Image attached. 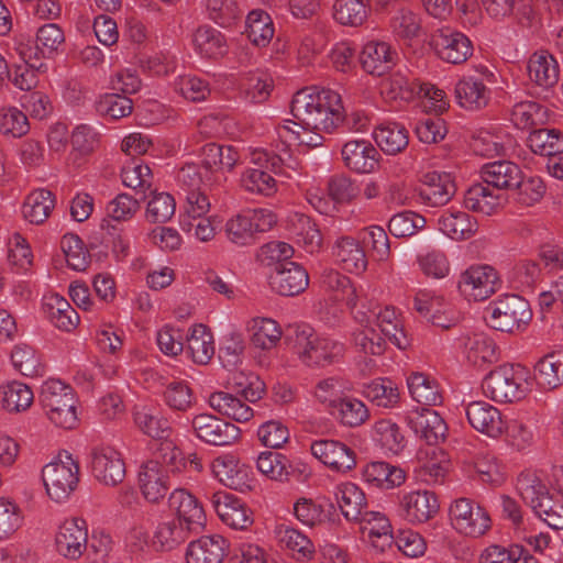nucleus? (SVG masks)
I'll use <instances>...</instances> for the list:
<instances>
[{"mask_svg": "<svg viewBox=\"0 0 563 563\" xmlns=\"http://www.w3.org/2000/svg\"><path fill=\"white\" fill-rule=\"evenodd\" d=\"M290 112L299 120L298 125L327 133L333 132L342 123L349 130L361 131L368 121L360 112L344 115L341 96L329 88L307 87L297 91L290 102Z\"/></svg>", "mask_w": 563, "mask_h": 563, "instance_id": "nucleus-1", "label": "nucleus"}, {"mask_svg": "<svg viewBox=\"0 0 563 563\" xmlns=\"http://www.w3.org/2000/svg\"><path fill=\"white\" fill-rule=\"evenodd\" d=\"M517 488L523 501L550 528L563 529L562 492H550L539 477L530 474L519 477Z\"/></svg>", "mask_w": 563, "mask_h": 563, "instance_id": "nucleus-2", "label": "nucleus"}, {"mask_svg": "<svg viewBox=\"0 0 563 563\" xmlns=\"http://www.w3.org/2000/svg\"><path fill=\"white\" fill-rule=\"evenodd\" d=\"M528 371L520 364H503L492 369L482 382L483 394L500 404L519 401L527 394Z\"/></svg>", "mask_w": 563, "mask_h": 563, "instance_id": "nucleus-3", "label": "nucleus"}, {"mask_svg": "<svg viewBox=\"0 0 563 563\" xmlns=\"http://www.w3.org/2000/svg\"><path fill=\"white\" fill-rule=\"evenodd\" d=\"M40 401L55 426L64 429L75 428L78 421L76 399L69 385L59 379H48L42 386Z\"/></svg>", "mask_w": 563, "mask_h": 563, "instance_id": "nucleus-4", "label": "nucleus"}, {"mask_svg": "<svg viewBox=\"0 0 563 563\" xmlns=\"http://www.w3.org/2000/svg\"><path fill=\"white\" fill-rule=\"evenodd\" d=\"M488 324L498 331L514 333L525 329L532 319L528 300L515 294L504 295L486 308Z\"/></svg>", "mask_w": 563, "mask_h": 563, "instance_id": "nucleus-5", "label": "nucleus"}, {"mask_svg": "<svg viewBox=\"0 0 563 563\" xmlns=\"http://www.w3.org/2000/svg\"><path fill=\"white\" fill-rule=\"evenodd\" d=\"M65 459L66 461H63L59 454L58 461L48 463L42 471L46 493L57 503L65 500L79 482L77 462L67 452H65Z\"/></svg>", "mask_w": 563, "mask_h": 563, "instance_id": "nucleus-6", "label": "nucleus"}, {"mask_svg": "<svg viewBox=\"0 0 563 563\" xmlns=\"http://www.w3.org/2000/svg\"><path fill=\"white\" fill-rule=\"evenodd\" d=\"M453 528L470 537H481L490 528V518L487 511L470 498L455 499L449 509Z\"/></svg>", "mask_w": 563, "mask_h": 563, "instance_id": "nucleus-7", "label": "nucleus"}, {"mask_svg": "<svg viewBox=\"0 0 563 563\" xmlns=\"http://www.w3.org/2000/svg\"><path fill=\"white\" fill-rule=\"evenodd\" d=\"M191 428L195 435L209 445L228 446L241 438L238 426L211 413L196 415L191 420Z\"/></svg>", "mask_w": 563, "mask_h": 563, "instance_id": "nucleus-8", "label": "nucleus"}, {"mask_svg": "<svg viewBox=\"0 0 563 563\" xmlns=\"http://www.w3.org/2000/svg\"><path fill=\"white\" fill-rule=\"evenodd\" d=\"M56 552L68 559L78 560L88 550V527L81 518L66 519L55 534Z\"/></svg>", "mask_w": 563, "mask_h": 563, "instance_id": "nucleus-9", "label": "nucleus"}, {"mask_svg": "<svg viewBox=\"0 0 563 563\" xmlns=\"http://www.w3.org/2000/svg\"><path fill=\"white\" fill-rule=\"evenodd\" d=\"M430 44L442 60L453 65L465 63L473 54L471 40L464 33L450 27L438 30Z\"/></svg>", "mask_w": 563, "mask_h": 563, "instance_id": "nucleus-10", "label": "nucleus"}, {"mask_svg": "<svg viewBox=\"0 0 563 563\" xmlns=\"http://www.w3.org/2000/svg\"><path fill=\"white\" fill-rule=\"evenodd\" d=\"M497 272L488 265L471 266L460 276L457 288L468 300L482 301L496 291Z\"/></svg>", "mask_w": 563, "mask_h": 563, "instance_id": "nucleus-11", "label": "nucleus"}, {"mask_svg": "<svg viewBox=\"0 0 563 563\" xmlns=\"http://www.w3.org/2000/svg\"><path fill=\"white\" fill-rule=\"evenodd\" d=\"M91 473L97 481L108 486H117L125 477V463L112 446L93 448L90 454Z\"/></svg>", "mask_w": 563, "mask_h": 563, "instance_id": "nucleus-12", "label": "nucleus"}, {"mask_svg": "<svg viewBox=\"0 0 563 563\" xmlns=\"http://www.w3.org/2000/svg\"><path fill=\"white\" fill-rule=\"evenodd\" d=\"M212 473L227 487L246 492L252 489L253 471L245 464H240L239 460L232 454L218 456L213 460Z\"/></svg>", "mask_w": 563, "mask_h": 563, "instance_id": "nucleus-13", "label": "nucleus"}, {"mask_svg": "<svg viewBox=\"0 0 563 563\" xmlns=\"http://www.w3.org/2000/svg\"><path fill=\"white\" fill-rule=\"evenodd\" d=\"M168 507L177 516V521L187 530L199 532L206 523V514L199 500L184 488L175 489L168 498Z\"/></svg>", "mask_w": 563, "mask_h": 563, "instance_id": "nucleus-14", "label": "nucleus"}, {"mask_svg": "<svg viewBox=\"0 0 563 563\" xmlns=\"http://www.w3.org/2000/svg\"><path fill=\"white\" fill-rule=\"evenodd\" d=\"M211 501L219 518L233 529L245 530L254 521L252 510L233 494L217 492Z\"/></svg>", "mask_w": 563, "mask_h": 563, "instance_id": "nucleus-15", "label": "nucleus"}, {"mask_svg": "<svg viewBox=\"0 0 563 563\" xmlns=\"http://www.w3.org/2000/svg\"><path fill=\"white\" fill-rule=\"evenodd\" d=\"M268 284L276 294L292 297L306 290L309 285V276L299 264L284 263L276 265L269 275Z\"/></svg>", "mask_w": 563, "mask_h": 563, "instance_id": "nucleus-16", "label": "nucleus"}, {"mask_svg": "<svg viewBox=\"0 0 563 563\" xmlns=\"http://www.w3.org/2000/svg\"><path fill=\"white\" fill-rule=\"evenodd\" d=\"M418 192L423 203L440 207L453 198L456 185L450 173L433 170L423 175Z\"/></svg>", "mask_w": 563, "mask_h": 563, "instance_id": "nucleus-17", "label": "nucleus"}, {"mask_svg": "<svg viewBox=\"0 0 563 563\" xmlns=\"http://www.w3.org/2000/svg\"><path fill=\"white\" fill-rule=\"evenodd\" d=\"M310 449L314 457L333 471L347 472L356 465L354 451L340 441L318 440Z\"/></svg>", "mask_w": 563, "mask_h": 563, "instance_id": "nucleus-18", "label": "nucleus"}, {"mask_svg": "<svg viewBox=\"0 0 563 563\" xmlns=\"http://www.w3.org/2000/svg\"><path fill=\"white\" fill-rule=\"evenodd\" d=\"M344 166L352 172L365 174L374 172L380 154L367 140H351L344 143L341 150Z\"/></svg>", "mask_w": 563, "mask_h": 563, "instance_id": "nucleus-19", "label": "nucleus"}, {"mask_svg": "<svg viewBox=\"0 0 563 563\" xmlns=\"http://www.w3.org/2000/svg\"><path fill=\"white\" fill-rule=\"evenodd\" d=\"M407 421L409 427L429 445L438 444L444 440L448 427L443 418L433 409L422 407L419 411H411Z\"/></svg>", "mask_w": 563, "mask_h": 563, "instance_id": "nucleus-20", "label": "nucleus"}, {"mask_svg": "<svg viewBox=\"0 0 563 563\" xmlns=\"http://www.w3.org/2000/svg\"><path fill=\"white\" fill-rule=\"evenodd\" d=\"M470 424L477 431L497 438L506 430L500 411L486 401H472L466 407Z\"/></svg>", "mask_w": 563, "mask_h": 563, "instance_id": "nucleus-21", "label": "nucleus"}, {"mask_svg": "<svg viewBox=\"0 0 563 563\" xmlns=\"http://www.w3.org/2000/svg\"><path fill=\"white\" fill-rule=\"evenodd\" d=\"M228 540L222 536H202L189 543L186 551V562L222 563L228 555Z\"/></svg>", "mask_w": 563, "mask_h": 563, "instance_id": "nucleus-22", "label": "nucleus"}, {"mask_svg": "<svg viewBox=\"0 0 563 563\" xmlns=\"http://www.w3.org/2000/svg\"><path fill=\"white\" fill-rule=\"evenodd\" d=\"M398 55L386 42L371 41L360 53L363 69L374 76H383L396 65Z\"/></svg>", "mask_w": 563, "mask_h": 563, "instance_id": "nucleus-23", "label": "nucleus"}, {"mask_svg": "<svg viewBox=\"0 0 563 563\" xmlns=\"http://www.w3.org/2000/svg\"><path fill=\"white\" fill-rule=\"evenodd\" d=\"M404 517L409 522H426L439 511V501L434 493L429 490L412 492L401 499Z\"/></svg>", "mask_w": 563, "mask_h": 563, "instance_id": "nucleus-24", "label": "nucleus"}, {"mask_svg": "<svg viewBox=\"0 0 563 563\" xmlns=\"http://www.w3.org/2000/svg\"><path fill=\"white\" fill-rule=\"evenodd\" d=\"M43 311L57 329L70 332L79 324V314L62 296L52 294L44 298Z\"/></svg>", "mask_w": 563, "mask_h": 563, "instance_id": "nucleus-25", "label": "nucleus"}, {"mask_svg": "<svg viewBox=\"0 0 563 563\" xmlns=\"http://www.w3.org/2000/svg\"><path fill=\"white\" fill-rule=\"evenodd\" d=\"M520 167L510 161H496L485 164L481 170L483 183L497 190H512L518 185Z\"/></svg>", "mask_w": 563, "mask_h": 563, "instance_id": "nucleus-26", "label": "nucleus"}, {"mask_svg": "<svg viewBox=\"0 0 563 563\" xmlns=\"http://www.w3.org/2000/svg\"><path fill=\"white\" fill-rule=\"evenodd\" d=\"M335 499L342 515L350 521H361L367 510L365 494L353 483H343L336 487Z\"/></svg>", "mask_w": 563, "mask_h": 563, "instance_id": "nucleus-27", "label": "nucleus"}, {"mask_svg": "<svg viewBox=\"0 0 563 563\" xmlns=\"http://www.w3.org/2000/svg\"><path fill=\"white\" fill-rule=\"evenodd\" d=\"M308 366H328L338 363L344 354V345L329 338H314L309 350L301 351Z\"/></svg>", "mask_w": 563, "mask_h": 563, "instance_id": "nucleus-28", "label": "nucleus"}, {"mask_svg": "<svg viewBox=\"0 0 563 563\" xmlns=\"http://www.w3.org/2000/svg\"><path fill=\"white\" fill-rule=\"evenodd\" d=\"M167 473L159 471L157 462H146L139 473V482L143 496L150 503H158L169 489Z\"/></svg>", "mask_w": 563, "mask_h": 563, "instance_id": "nucleus-29", "label": "nucleus"}, {"mask_svg": "<svg viewBox=\"0 0 563 563\" xmlns=\"http://www.w3.org/2000/svg\"><path fill=\"white\" fill-rule=\"evenodd\" d=\"M534 378L548 389L563 384V350L553 351L541 357L534 365Z\"/></svg>", "mask_w": 563, "mask_h": 563, "instance_id": "nucleus-30", "label": "nucleus"}, {"mask_svg": "<svg viewBox=\"0 0 563 563\" xmlns=\"http://www.w3.org/2000/svg\"><path fill=\"white\" fill-rule=\"evenodd\" d=\"M209 405L220 415L238 422H246L254 415L253 409L233 393H212L209 397Z\"/></svg>", "mask_w": 563, "mask_h": 563, "instance_id": "nucleus-31", "label": "nucleus"}, {"mask_svg": "<svg viewBox=\"0 0 563 563\" xmlns=\"http://www.w3.org/2000/svg\"><path fill=\"white\" fill-rule=\"evenodd\" d=\"M439 229L455 241L466 240L477 231V221L464 211H446L438 220Z\"/></svg>", "mask_w": 563, "mask_h": 563, "instance_id": "nucleus-32", "label": "nucleus"}, {"mask_svg": "<svg viewBox=\"0 0 563 563\" xmlns=\"http://www.w3.org/2000/svg\"><path fill=\"white\" fill-rule=\"evenodd\" d=\"M329 410L341 424L350 428L360 427L369 417L366 406L361 400L352 397L331 400Z\"/></svg>", "mask_w": 563, "mask_h": 563, "instance_id": "nucleus-33", "label": "nucleus"}, {"mask_svg": "<svg viewBox=\"0 0 563 563\" xmlns=\"http://www.w3.org/2000/svg\"><path fill=\"white\" fill-rule=\"evenodd\" d=\"M55 207V196L48 189H36L27 195L22 206L25 220L32 224H42L51 216Z\"/></svg>", "mask_w": 563, "mask_h": 563, "instance_id": "nucleus-34", "label": "nucleus"}, {"mask_svg": "<svg viewBox=\"0 0 563 563\" xmlns=\"http://www.w3.org/2000/svg\"><path fill=\"white\" fill-rule=\"evenodd\" d=\"M238 152L232 146L207 143L201 147L200 165L208 173L227 169L231 172L238 162Z\"/></svg>", "mask_w": 563, "mask_h": 563, "instance_id": "nucleus-35", "label": "nucleus"}, {"mask_svg": "<svg viewBox=\"0 0 563 563\" xmlns=\"http://www.w3.org/2000/svg\"><path fill=\"white\" fill-rule=\"evenodd\" d=\"M373 136L379 148L387 155L401 153L409 143L408 130L396 122L377 126Z\"/></svg>", "mask_w": 563, "mask_h": 563, "instance_id": "nucleus-36", "label": "nucleus"}, {"mask_svg": "<svg viewBox=\"0 0 563 563\" xmlns=\"http://www.w3.org/2000/svg\"><path fill=\"white\" fill-rule=\"evenodd\" d=\"M333 255L340 261L344 268L350 272H363L366 269L367 260L363 244L360 239L343 236L335 242Z\"/></svg>", "mask_w": 563, "mask_h": 563, "instance_id": "nucleus-37", "label": "nucleus"}, {"mask_svg": "<svg viewBox=\"0 0 563 563\" xmlns=\"http://www.w3.org/2000/svg\"><path fill=\"white\" fill-rule=\"evenodd\" d=\"M528 75L532 81L541 87H552L559 80V66L552 55L534 53L527 65Z\"/></svg>", "mask_w": 563, "mask_h": 563, "instance_id": "nucleus-38", "label": "nucleus"}, {"mask_svg": "<svg viewBox=\"0 0 563 563\" xmlns=\"http://www.w3.org/2000/svg\"><path fill=\"white\" fill-rule=\"evenodd\" d=\"M455 97L461 107L468 110H478L488 102L486 86L473 77H464L455 86Z\"/></svg>", "mask_w": 563, "mask_h": 563, "instance_id": "nucleus-39", "label": "nucleus"}, {"mask_svg": "<svg viewBox=\"0 0 563 563\" xmlns=\"http://www.w3.org/2000/svg\"><path fill=\"white\" fill-rule=\"evenodd\" d=\"M527 144L534 154L550 158L563 153V133L556 129H534Z\"/></svg>", "mask_w": 563, "mask_h": 563, "instance_id": "nucleus-40", "label": "nucleus"}, {"mask_svg": "<svg viewBox=\"0 0 563 563\" xmlns=\"http://www.w3.org/2000/svg\"><path fill=\"white\" fill-rule=\"evenodd\" d=\"M411 397L419 404L427 406H439L443 397L434 379L423 373H412L407 379Z\"/></svg>", "mask_w": 563, "mask_h": 563, "instance_id": "nucleus-41", "label": "nucleus"}, {"mask_svg": "<svg viewBox=\"0 0 563 563\" xmlns=\"http://www.w3.org/2000/svg\"><path fill=\"white\" fill-rule=\"evenodd\" d=\"M196 51L203 57L218 58L227 52L224 36L218 30L203 25L199 26L192 36Z\"/></svg>", "mask_w": 563, "mask_h": 563, "instance_id": "nucleus-42", "label": "nucleus"}, {"mask_svg": "<svg viewBox=\"0 0 563 563\" xmlns=\"http://www.w3.org/2000/svg\"><path fill=\"white\" fill-rule=\"evenodd\" d=\"M245 33L256 46H266L274 35V25L271 16L263 10L251 11L245 20Z\"/></svg>", "mask_w": 563, "mask_h": 563, "instance_id": "nucleus-43", "label": "nucleus"}, {"mask_svg": "<svg viewBox=\"0 0 563 563\" xmlns=\"http://www.w3.org/2000/svg\"><path fill=\"white\" fill-rule=\"evenodd\" d=\"M549 118V109L536 101L518 102L514 106L511 111L512 121L521 129L547 124Z\"/></svg>", "mask_w": 563, "mask_h": 563, "instance_id": "nucleus-44", "label": "nucleus"}, {"mask_svg": "<svg viewBox=\"0 0 563 563\" xmlns=\"http://www.w3.org/2000/svg\"><path fill=\"white\" fill-rule=\"evenodd\" d=\"M1 405L10 412L27 409L34 399L32 389L23 383L13 380L0 389Z\"/></svg>", "mask_w": 563, "mask_h": 563, "instance_id": "nucleus-45", "label": "nucleus"}, {"mask_svg": "<svg viewBox=\"0 0 563 563\" xmlns=\"http://www.w3.org/2000/svg\"><path fill=\"white\" fill-rule=\"evenodd\" d=\"M228 384L232 391L250 402H255L265 393V383L255 374L235 371L231 374Z\"/></svg>", "mask_w": 563, "mask_h": 563, "instance_id": "nucleus-46", "label": "nucleus"}, {"mask_svg": "<svg viewBox=\"0 0 563 563\" xmlns=\"http://www.w3.org/2000/svg\"><path fill=\"white\" fill-rule=\"evenodd\" d=\"M467 361L477 367H483L486 364H492L497 361V346L493 339L484 335L476 334L468 338L465 343Z\"/></svg>", "mask_w": 563, "mask_h": 563, "instance_id": "nucleus-47", "label": "nucleus"}, {"mask_svg": "<svg viewBox=\"0 0 563 563\" xmlns=\"http://www.w3.org/2000/svg\"><path fill=\"white\" fill-rule=\"evenodd\" d=\"M187 350L197 364H208L214 354L213 335L203 324H196L188 338Z\"/></svg>", "mask_w": 563, "mask_h": 563, "instance_id": "nucleus-48", "label": "nucleus"}, {"mask_svg": "<svg viewBox=\"0 0 563 563\" xmlns=\"http://www.w3.org/2000/svg\"><path fill=\"white\" fill-rule=\"evenodd\" d=\"M295 516L303 525L313 527L316 523H321L325 520L331 521V516L335 512V507L332 503L325 505L316 504L312 499H299L294 505Z\"/></svg>", "mask_w": 563, "mask_h": 563, "instance_id": "nucleus-49", "label": "nucleus"}, {"mask_svg": "<svg viewBox=\"0 0 563 563\" xmlns=\"http://www.w3.org/2000/svg\"><path fill=\"white\" fill-rule=\"evenodd\" d=\"M190 532L192 531L176 520L162 522L154 534L153 545L159 551H170L185 542Z\"/></svg>", "mask_w": 563, "mask_h": 563, "instance_id": "nucleus-50", "label": "nucleus"}, {"mask_svg": "<svg viewBox=\"0 0 563 563\" xmlns=\"http://www.w3.org/2000/svg\"><path fill=\"white\" fill-rule=\"evenodd\" d=\"M148 462H157L158 470L167 474L178 473L186 467L181 451L168 438L161 439L154 451V457Z\"/></svg>", "mask_w": 563, "mask_h": 563, "instance_id": "nucleus-51", "label": "nucleus"}, {"mask_svg": "<svg viewBox=\"0 0 563 563\" xmlns=\"http://www.w3.org/2000/svg\"><path fill=\"white\" fill-rule=\"evenodd\" d=\"M14 368L26 377H42L45 373V365L41 362L40 355L29 345H16L11 353Z\"/></svg>", "mask_w": 563, "mask_h": 563, "instance_id": "nucleus-52", "label": "nucleus"}, {"mask_svg": "<svg viewBox=\"0 0 563 563\" xmlns=\"http://www.w3.org/2000/svg\"><path fill=\"white\" fill-rule=\"evenodd\" d=\"M368 15L365 0H335L333 16L342 25H362Z\"/></svg>", "mask_w": 563, "mask_h": 563, "instance_id": "nucleus-53", "label": "nucleus"}, {"mask_svg": "<svg viewBox=\"0 0 563 563\" xmlns=\"http://www.w3.org/2000/svg\"><path fill=\"white\" fill-rule=\"evenodd\" d=\"M499 196L494 195L489 186L477 183L471 186L464 195V205L467 209L476 212L490 214L498 202Z\"/></svg>", "mask_w": 563, "mask_h": 563, "instance_id": "nucleus-54", "label": "nucleus"}, {"mask_svg": "<svg viewBox=\"0 0 563 563\" xmlns=\"http://www.w3.org/2000/svg\"><path fill=\"white\" fill-rule=\"evenodd\" d=\"M363 395L384 408L394 407L399 401L398 388L390 379L376 378L363 388Z\"/></svg>", "mask_w": 563, "mask_h": 563, "instance_id": "nucleus-55", "label": "nucleus"}, {"mask_svg": "<svg viewBox=\"0 0 563 563\" xmlns=\"http://www.w3.org/2000/svg\"><path fill=\"white\" fill-rule=\"evenodd\" d=\"M67 265L78 272L86 271L90 263V254L84 242L76 234H65L60 241Z\"/></svg>", "mask_w": 563, "mask_h": 563, "instance_id": "nucleus-56", "label": "nucleus"}, {"mask_svg": "<svg viewBox=\"0 0 563 563\" xmlns=\"http://www.w3.org/2000/svg\"><path fill=\"white\" fill-rule=\"evenodd\" d=\"M358 239L365 249L371 251L372 256L378 261L386 260L390 254L389 239L379 225L364 228L358 233Z\"/></svg>", "mask_w": 563, "mask_h": 563, "instance_id": "nucleus-57", "label": "nucleus"}, {"mask_svg": "<svg viewBox=\"0 0 563 563\" xmlns=\"http://www.w3.org/2000/svg\"><path fill=\"white\" fill-rule=\"evenodd\" d=\"M132 110V100L118 92L106 93L96 102V111L113 120L130 115Z\"/></svg>", "mask_w": 563, "mask_h": 563, "instance_id": "nucleus-58", "label": "nucleus"}, {"mask_svg": "<svg viewBox=\"0 0 563 563\" xmlns=\"http://www.w3.org/2000/svg\"><path fill=\"white\" fill-rule=\"evenodd\" d=\"M150 190L153 198L148 201L146 207V219L152 223H165L169 221L176 209L174 197L167 192Z\"/></svg>", "mask_w": 563, "mask_h": 563, "instance_id": "nucleus-59", "label": "nucleus"}, {"mask_svg": "<svg viewBox=\"0 0 563 563\" xmlns=\"http://www.w3.org/2000/svg\"><path fill=\"white\" fill-rule=\"evenodd\" d=\"M243 187L251 192L272 196L276 192V180L261 166L247 169L242 176Z\"/></svg>", "mask_w": 563, "mask_h": 563, "instance_id": "nucleus-60", "label": "nucleus"}, {"mask_svg": "<svg viewBox=\"0 0 563 563\" xmlns=\"http://www.w3.org/2000/svg\"><path fill=\"white\" fill-rule=\"evenodd\" d=\"M152 177V170L147 165H143L141 159L132 157L121 169V179L124 186L144 191L152 188V183L147 179Z\"/></svg>", "mask_w": 563, "mask_h": 563, "instance_id": "nucleus-61", "label": "nucleus"}, {"mask_svg": "<svg viewBox=\"0 0 563 563\" xmlns=\"http://www.w3.org/2000/svg\"><path fill=\"white\" fill-rule=\"evenodd\" d=\"M426 219L413 212L402 211L394 214L388 222V230L395 238H407L423 229Z\"/></svg>", "mask_w": 563, "mask_h": 563, "instance_id": "nucleus-62", "label": "nucleus"}, {"mask_svg": "<svg viewBox=\"0 0 563 563\" xmlns=\"http://www.w3.org/2000/svg\"><path fill=\"white\" fill-rule=\"evenodd\" d=\"M390 27L402 40L419 37L422 31L418 14L405 8L397 10V14L390 20Z\"/></svg>", "mask_w": 563, "mask_h": 563, "instance_id": "nucleus-63", "label": "nucleus"}, {"mask_svg": "<svg viewBox=\"0 0 563 563\" xmlns=\"http://www.w3.org/2000/svg\"><path fill=\"white\" fill-rule=\"evenodd\" d=\"M287 462L286 456L282 453L266 451L258 455L256 466L265 476L276 481H284L288 479L289 475Z\"/></svg>", "mask_w": 563, "mask_h": 563, "instance_id": "nucleus-64", "label": "nucleus"}]
</instances>
